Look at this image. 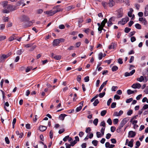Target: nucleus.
I'll return each instance as SVG.
<instances>
[{
  "instance_id": "nucleus-32",
  "label": "nucleus",
  "mask_w": 148,
  "mask_h": 148,
  "mask_svg": "<svg viewBox=\"0 0 148 148\" xmlns=\"http://www.w3.org/2000/svg\"><path fill=\"white\" fill-rule=\"evenodd\" d=\"M147 108H148V104H146L143 106L142 108L141 109V110L143 111Z\"/></svg>"
},
{
  "instance_id": "nucleus-11",
  "label": "nucleus",
  "mask_w": 148,
  "mask_h": 148,
  "mask_svg": "<svg viewBox=\"0 0 148 148\" xmlns=\"http://www.w3.org/2000/svg\"><path fill=\"white\" fill-rule=\"evenodd\" d=\"M47 129V127L43 125H40L39 127V130L42 132L45 131Z\"/></svg>"
},
{
  "instance_id": "nucleus-36",
  "label": "nucleus",
  "mask_w": 148,
  "mask_h": 148,
  "mask_svg": "<svg viewBox=\"0 0 148 148\" xmlns=\"http://www.w3.org/2000/svg\"><path fill=\"white\" fill-rule=\"evenodd\" d=\"M108 24V26L109 27H110L113 24V23L110 20H109L108 21V22H107Z\"/></svg>"
},
{
  "instance_id": "nucleus-57",
  "label": "nucleus",
  "mask_w": 148,
  "mask_h": 148,
  "mask_svg": "<svg viewBox=\"0 0 148 148\" xmlns=\"http://www.w3.org/2000/svg\"><path fill=\"white\" fill-rule=\"evenodd\" d=\"M136 32L134 31L133 32H130L129 34V36L130 37H131L134 35L135 33Z\"/></svg>"
},
{
  "instance_id": "nucleus-55",
  "label": "nucleus",
  "mask_w": 148,
  "mask_h": 148,
  "mask_svg": "<svg viewBox=\"0 0 148 148\" xmlns=\"http://www.w3.org/2000/svg\"><path fill=\"white\" fill-rule=\"evenodd\" d=\"M131 41L132 42H133L136 41V38L134 36H132L131 38Z\"/></svg>"
},
{
  "instance_id": "nucleus-24",
  "label": "nucleus",
  "mask_w": 148,
  "mask_h": 148,
  "mask_svg": "<svg viewBox=\"0 0 148 148\" xmlns=\"http://www.w3.org/2000/svg\"><path fill=\"white\" fill-rule=\"evenodd\" d=\"M15 37V35L14 34H13L9 38L8 40L9 41H11L14 40Z\"/></svg>"
},
{
  "instance_id": "nucleus-23",
  "label": "nucleus",
  "mask_w": 148,
  "mask_h": 148,
  "mask_svg": "<svg viewBox=\"0 0 148 148\" xmlns=\"http://www.w3.org/2000/svg\"><path fill=\"white\" fill-rule=\"evenodd\" d=\"M118 69V67L116 65L113 66L112 68V71L113 72L115 71Z\"/></svg>"
},
{
  "instance_id": "nucleus-47",
  "label": "nucleus",
  "mask_w": 148,
  "mask_h": 148,
  "mask_svg": "<svg viewBox=\"0 0 148 148\" xmlns=\"http://www.w3.org/2000/svg\"><path fill=\"white\" fill-rule=\"evenodd\" d=\"M133 113V111L132 110H130L127 112V114L128 115H131Z\"/></svg>"
},
{
  "instance_id": "nucleus-3",
  "label": "nucleus",
  "mask_w": 148,
  "mask_h": 148,
  "mask_svg": "<svg viewBox=\"0 0 148 148\" xmlns=\"http://www.w3.org/2000/svg\"><path fill=\"white\" fill-rule=\"evenodd\" d=\"M129 119L128 118H125L123 119L121 122L119 126L122 127L129 121Z\"/></svg>"
},
{
  "instance_id": "nucleus-35",
  "label": "nucleus",
  "mask_w": 148,
  "mask_h": 148,
  "mask_svg": "<svg viewBox=\"0 0 148 148\" xmlns=\"http://www.w3.org/2000/svg\"><path fill=\"white\" fill-rule=\"evenodd\" d=\"M118 88V87L116 86H113L111 88L112 91H115Z\"/></svg>"
},
{
  "instance_id": "nucleus-58",
  "label": "nucleus",
  "mask_w": 148,
  "mask_h": 148,
  "mask_svg": "<svg viewBox=\"0 0 148 148\" xmlns=\"http://www.w3.org/2000/svg\"><path fill=\"white\" fill-rule=\"evenodd\" d=\"M142 23L144 25H146L147 24V22L146 21V20L145 18H144V19L142 22Z\"/></svg>"
},
{
  "instance_id": "nucleus-62",
  "label": "nucleus",
  "mask_w": 148,
  "mask_h": 148,
  "mask_svg": "<svg viewBox=\"0 0 148 148\" xmlns=\"http://www.w3.org/2000/svg\"><path fill=\"white\" fill-rule=\"evenodd\" d=\"M5 24H1L0 25V29L3 30L5 28Z\"/></svg>"
},
{
  "instance_id": "nucleus-63",
  "label": "nucleus",
  "mask_w": 148,
  "mask_h": 148,
  "mask_svg": "<svg viewBox=\"0 0 148 148\" xmlns=\"http://www.w3.org/2000/svg\"><path fill=\"white\" fill-rule=\"evenodd\" d=\"M111 134H110V133L107 134L106 135V138H107L108 139H109L111 137Z\"/></svg>"
},
{
  "instance_id": "nucleus-64",
  "label": "nucleus",
  "mask_w": 148,
  "mask_h": 148,
  "mask_svg": "<svg viewBox=\"0 0 148 148\" xmlns=\"http://www.w3.org/2000/svg\"><path fill=\"white\" fill-rule=\"evenodd\" d=\"M112 100V99L111 98H110L108 101L107 102V105L108 106H109L110 105V103L111 102Z\"/></svg>"
},
{
  "instance_id": "nucleus-18",
  "label": "nucleus",
  "mask_w": 148,
  "mask_h": 148,
  "mask_svg": "<svg viewBox=\"0 0 148 148\" xmlns=\"http://www.w3.org/2000/svg\"><path fill=\"white\" fill-rule=\"evenodd\" d=\"M127 23L126 21H125V19L123 18L121 21H119L118 24H121L122 25H124Z\"/></svg>"
},
{
  "instance_id": "nucleus-13",
  "label": "nucleus",
  "mask_w": 148,
  "mask_h": 148,
  "mask_svg": "<svg viewBox=\"0 0 148 148\" xmlns=\"http://www.w3.org/2000/svg\"><path fill=\"white\" fill-rule=\"evenodd\" d=\"M8 1H5L2 2V5L4 9L9 4H8Z\"/></svg>"
},
{
  "instance_id": "nucleus-26",
  "label": "nucleus",
  "mask_w": 148,
  "mask_h": 148,
  "mask_svg": "<svg viewBox=\"0 0 148 148\" xmlns=\"http://www.w3.org/2000/svg\"><path fill=\"white\" fill-rule=\"evenodd\" d=\"M135 27L138 29H141V25L139 23H136L135 25Z\"/></svg>"
},
{
  "instance_id": "nucleus-42",
  "label": "nucleus",
  "mask_w": 148,
  "mask_h": 148,
  "mask_svg": "<svg viewBox=\"0 0 148 148\" xmlns=\"http://www.w3.org/2000/svg\"><path fill=\"white\" fill-rule=\"evenodd\" d=\"M5 140L6 143L8 144H9L10 143V140L7 137H5Z\"/></svg>"
},
{
  "instance_id": "nucleus-20",
  "label": "nucleus",
  "mask_w": 148,
  "mask_h": 148,
  "mask_svg": "<svg viewBox=\"0 0 148 148\" xmlns=\"http://www.w3.org/2000/svg\"><path fill=\"white\" fill-rule=\"evenodd\" d=\"M7 58V55L5 54H3L2 56L0 57V60L2 62L3 60Z\"/></svg>"
},
{
  "instance_id": "nucleus-2",
  "label": "nucleus",
  "mask_w": 148,
  "mask_h": 148,
  "mask_svg": "<svg viewBox=\"0 0 148 148\" xmlns=\"http://www.w3.org/2000/svg\"><path fill=\"white\" fill-rule=\"evenodd\" d=\"M20 19L21 21H28L29 20V18L28 17L25 15H23L21 16Z\"/></svg>"
},
{
  "instance_id": "nucleus-39",
  "label": "nucleus",
  "mask_w": 148,
  "mask_h": 148,
  "mask_svg": "<svg viewBox=\"0 0 148 148\" xmlns=\"http://www.w3.org/2000/svg\"><path fill=\"white\" fill-rule=\"evenodd\" d=\"M78 19V24H79L80 23H82L83 21V17L81 18H77Z\"/></svg>"
},
{
  "instance_id": "nucleus-43",
  "label": "nucleus",
  "mask_w": 148,
  "mask_h": 148,
  "mask_svg": "<svg viewBox=\"0 0 148 148\" xmlns=\"http://www.w3.org/2000/svg\"><path fill=\"white\" fill-rule=\"evenodd\" d=\"M118 62L120 64H122L123 63V59L121 58H119L118 60Z\"/></svg>"
},
{
  "instance_id": "nucleus-28",
  "label": "nucleus",
  "mask_w": 148,
  "mask_h": 148,
  "mask_svg": "<svg viewBox=\"0 0 148 148\" xmlns=\"http://www.w3.org/2000/svg\"><path fill=\"white\" fill-rule=\"evenodd\" d=\"M107 113L106 110H103L101 111V115L102 116H104Z\"/></svg>"
},
{
  "instance_id": "nucleus-33",
  "label": "nucleus",
  "mask_w": 148,
  "mask_h": 148,
  "mask_svg": "<svg viewBox=\"0 0 148 148\" xmlns=\"http://www.w3.org/2000/svg\"><path fill=\"white\" fill-rule=\"evenodd\" d=\"M98 141L97 140H93L92 141V143L93 145H94L96 146H97V143H98Z\"/></svg>"
},
{
  "instance_id": "nucleus-14",
  "label": "nucleus",
  "mask_w": 148,
  "mask_h": 148,
  "mask_svg": "<svg viewBox=\"0 0 148 148\" xmlns=\"http://www.w3.org/2000/svg\"><path fill=\"white\" fill-rule=\"evenodd\" d=\"M117 14V18H120L122 17L123 15V12L120 10H118Z\"/></svg>"
},
{
  "instance_id": "nucleus-51",
  "label": "nucleus",
  "mask_w": 148,
  "mask_h": 148,
  "mask_svg": "<svg viewBox=\"0 0 148 148\" xmlns=\"http://www.w3.org/2000/svg\"><path fill=\"white\" fill-rule=\"evenodd\" d=\"M84 80L86 82H87L89 80V77L88 76L84 78Z\"/></svg>"
},
{
  "instance_id": "nucleus-17",
  "label": "nucleus",
  "mask_w": 148,
  "mask_h": 148,
  "mask_svg": "<svg viewBox=\"0 0 148 148\" xmlns=\"http://www.w3.org/2000/svg\"><path fill=\"white\" fill-rule=\"evenodd\" d=\"M24 1L23 0H21L19 1H18L17 4H16V5H15L17 7L19 8V6L20 5L23 4L24 3Z\"/></svg>"
},
{
  "instance_id": "nucleus-46",
  "label": "nucleus",
  "mask_w": 148,
  "mask_h": 148,
  "mask_svg": "<svg viewBox=\"0 0 148 148\" xmlns=\"http://www.w3.org/2000/svg\"><path fill=\"white\" fill-rule=\"evenodd\" d=\"M96 134H97V137L98 138L101 137L102 136L100 132H96Z\"/></svg>"
},
{
  "instance_id": "nucleus-61",
  "label": "nucleus",
  "mask_w": 148,
  "mask_h": 148,
  "mask_svg": "<svg viewBox=\"0 0 148 148\" xmlns=\"http://www.w3.org/2000/svg\"><path fill=\"white\" fill-rule=\"evenodd\" d=\"M111 141L112 143L115 144L116 143V140L114 138H112L111 139Z\"/></svg>"
},
{
  "instance_id": "nucleus-31",
  "label": "nucleus",
  "mask_w": 148,
  "mask_h": 148,
  "mask_svg": "<svg viewBox=\"0 0 148 148\" xmlns=\"http://www.w3.org/2000/svg\"><path fill=\"white\" fill-rule=\"evenodd\" d=\"M98 122V119L96 118V119H95L93 121V123L95 126H97V125Z\"/></svg>"
},
{
  "instance_id": "nucleus-37",
  "label": "nucleus",
  "mask_w": 148,
  "mask_h": 148,
  "mask_svg": "<svg viewBox=\"0 0 148 148\" xmlns=\"http://www.w3.org/2000/svg\"><path fill=\"white\" fill-rule=\"evenodd\" d=\"M33 44H25L24 45V47L26 48H29L33 46Z\"/></svg>"
},
{
  "instance_id": "nucleus-9",
  "label": "nucleus",
  "mask_w": 148,
  "mask_h": 148,
  "mask_svg": "<svg viewBox=\"0 0 148 148\" xmlns=\"http://www.w3.org/2000/svg\"><path fill=\"white\" fill-rule=\"evenodd\" d=\"M59 44V40L58 39H55L53 42V45L54 47H56L58 46Z\"/></svg>"
},
{
  "instance_id": "nucleus-30",
  "label": "nucleus",
  "mask_w": 148,
  "mask_h": 148,
  "mask_svg": "<svg viewBox=\"0 0 148 148\" xmlns=\"http://www.w3.org/2000/svg\"><path fill=\"white\" fill-rule=\"evenodd\" d=\"M23 51V49H20L18 50L17 51L16 53L18 55H21Z\"/></svg>"
},
{
  "instance_id": "nucleus-1",
  "label": "nucleus",
  "mask_w": 148,
  "mask_h": 148,
  "mask_svg": "<svg viewBox=\"0 0 148 148\" xmlns=\"http://www.w3.org/2000/svg\"><path fill=\"white\" fill-rule=\"evenodd\" d=\"M18 8L15 5L9 4L2 10V12L4 13H8L10 12L16 10Z\"/></svg>"
},
{
  "instance_id": "nucleus-22",
  "label": "nucleus",
  "mask_w": 148,
  "mask_h": 148,
  "mask_svg": "<svg viewBox=\"0 0 148 148\" xmlns=\"http://www.w3.org/2000/svg\"><path fill=\"white\" fill-rule=\"evenodd\" d=\"M115 43L114 42H112L111 44L109 46L108 48L109 49H113L114 47Z\"/></svg>"
},
{
  "instance_id": "nucleus-29",
  "label": "nucleus",
  "mask_w": 148,
  "mask_h": 148,
  "mask_svg": "<svg viewBox=\"0 0 148 148\" xmlns=\"http://www.w3.org/2000/svg\"><path fill=\"white\" fill-rule=\"evenodd\" d=\"M99 103V101L98 99H96L95 100L94 102L93 103V105L95 106H96L97 104Z\"/></svg>"
},
{
  "instance_id": "nucleus-6",
  "label": "nucleus",
  "mask_w": 148,
  "mask_h": 148,
  "mask_svg": "<svg viewBox=\"0 0 148 148\" xmlns=\"http://www.w3.org/2000/svg\"><path fill=\"white\" fill-rule=\"evenodd\" d=\"M141 86V85L139 83L134 84L132 86V87L134 88L139 89Z\"/></svg>"
},
{
  "instance_id": "nucleus-45",
  "label": "nucleus",
  "mask_w": 148,
  "mask_h": 148,
  "mask_svg": "<svg viewBox=\"0 0 148 148\" xmlns=\"http://www.w3.org/2000/svg\"><path fill=\"white\" fill-rule=\"evenodd\" d=\"M116 102L112 103L111 105V107L112 108H114L116 107Z\"/></svg>"
},
{
  "instance_id": "nucleus-41",
  "label": "nucleus",
  "mask_w": 148,
  "mask_h": 148,
  "mask_svg": "<svg viewBox=\"0 0 148 148\" xmlns=\"http://www.w3.org/2000/svg\"><path fill=\"white\" fill-rule=\"evenodd\" d=\"M133 100L132 98H130L128 99H127L126 101V102L127 103H130Z\"/></svg>"
},
{
  "instance_id": "nucleus-5",
  "label": "nucleus",
  "mask_w": 148,
  "mask_h": 148,
  "mask_svg": "<svg viewBox=\"0 0 148 148\" xmlns=\"http://www.w3.org/2000/svg\"><path fill=\"white\" fill-rule=\"evenodd\" d=\"M55 12H54V10H51L49 11H47L44 12V13L47 14L50 16H52L53 15L55 14Z\"/></svg>"
},
{
  "instance_id": "nucleus-53",
  "label": "nucleus",
  "mask_w": 148,
  "mask_h": 148,
  "mask_svg": "<svg viewBox=\"0 0 148 148\" xmlns=\"http://www.w3.org/2000/svg\"><path fill=\"white\" fill-rule=\"evenodd\" d=\"M91 131V129L90 127H88L86 128L85 132L86 133H88L89 132Z\"/></svg>"
},
{
  "instance_id": "nucleus-56",
  "label": "nucleus",
  "mask_w": 148,
  "mask_h": 148,
  "mask_svg": "<svg viewBox=\"0 0 148 148\" xmlns=\"http://www.w3.org/2000/svg\"><path fill=\"white\" fill-rule=\"evenodd\" d=\"M122 128V127H121L120 126H119L118 127V128L116 130V131L118 132V133H119L121 131V128Z\"/></svg>"
},
{
  "instance_id": "nucleus-60",
  "label": "nucleus",
  "mask_w": 148,
  "mask_h": 148,
  "mask_svg": "<svg viewBox=\"0 0 148 148\" xmlns=\"http://www.w3.org/2000/svg\"><path fill=\"white\" fill-rule=\"evenodd\" d=\"M81 76L80 75H78L77 78V81L79 82L81 80Z\"/></svg>"
},
{
  "instance_id": "nucleus-48",
  "label": "nucleus",
  "mask_w": 148,
  "mask_h": 148,
  "mask_svg": "<svg viewBox=\"0 0 148 148\" xmlns=\"http://www.w3.org/2000/svg\"><path fill=\"white\" fill-rule=\"evenodd\" d=\"M107 122L108 123L109 125H111L112 124V121L110 118H109L107 121Z\"/></svg>"
},
{
  "instance_id": "nucleus-7",
  "label": "nucleus",
  "mask_w": 148,
  "mask_h": 148,
  "mask_svg": "<svg viewBox=\"0 0 148 148\" xmlns=\"http://www.w3.org/2000/svg\"><path fill=\"white\" fill-rule=\"evenodd\" d=\"M108 4L110 7H112L115 5V3L113 0H109L108 3Z\"/></svg>"
},
{
  "instance_id": "nucleus-34",
  "label": "nucleus",
  "mask_w": 148,
  "mask_h": 148,
  "mask_svg": "<svg viewBox=\"0 0 148 148\" xmlns=\"http://www.w3.org/2000/svg\"><path fill=\"white\" fill-rule=\"evenodd\" d=\"M131 30V29L130 28H129L127 27H126L125 28L124 30V32L126 33H128L129 32L130 30Z\"/></svg>"
},
{
  "instance_id": "nucleus-12",
  "label": "nucleus",
  "mask_w": 148,
  "mask_h": 148,
  "mask_svg": "<svg viewBox=\"0 0 148 148\" xmlns=\"http://www.w3.org/2000/svg\"><path fill=\"white\" fill-rule=\"evenodd\" d=\"M27 22V24L25 25V23H23V25H25V27H29L30 26L32 25V22L30 21H26Z\"/></svg>"
},
{
  "instance_id": "nucleus-19",
  "label": "nucleus",
  "mask_w": 148,
  "mask_h": 148,
  "mask_svg": "<svg viewBox=\"0 0 148 148\" xmlns=\"http://www.w3.org/2000/svg\"><path fill=\"white\" fill-rule=\"evenodd\" d=\"M67 116V115L64 114H62L60 115L59 118L60 119L63 120L64 119L65 117Z\"/></svg>"
},
{
  "instance_id": "nucleus-40",
  "label": "nucleus",
  "mask_w": 148,
  "mask_h": 148,
  "mask_svg": "<svg viewBox=\"0 0 148 148\" xmlns=\"http://www.w3.org/2000/svg\"><path fill=\"white\" fill-rule=\"evenodd\" d=\"M32 69V66L28 67L26 69L25 71L26 72H28Z\"/></svg>"
},
{
  "instance_id": "nucleus-4",
  "label": "nucleus",
  "mask_w": 148,
  "mask_h": 148,
  "mask_svg": "<svg viewBox=\"0 0 148 148\" xmlns=\"http://www.w3.org/2000/svg\"><path fill=\"white\" fill-rule=\"evenodd\" d=\"M136 132L132 131H130L128 133V137L129 138H133L136 135Z\"/></svg>"
},
{
  "instance_id": "nucleus-50",
  "label": "nucleus",
  "mask_w": 148,
  "mask_h": 148,
  "mask_svg": "<svg viewBox=\"0 0 148 148\" xmlns=\"http://www.w3.org/2000/svg\"><path fill=\"white\" fill-rule=\"evenodd\" d=\"M116 127L114 126H112L110 128V130L111 132H113L115 130Z\"/></svg>"
},
{
  "instance_id": "nucleus-10",
  "label": "nucleus",
  "mask_w": 148,
  "mask_h": 148,
  "mask_svg": "<svg viewBox=\"0 0 148 148\" xmlns=\"http://www.w3.org/2000/svg\"><path fill=\"white\" fill-rule=\"evenodd\" d=\"M107 82L108 81L106 80L105 81V82H103V83L101 84L99 90V92H100L101 91V90L103 88L104 86L106 84Z\"/></svg>"
},
{
  "instance_id": "nucleus-52",
  "label": "nucleus",
  "mask_w": 148,
  "mask_h": 148,
  "mask_svg": "<svg viewBox=\"0 0 148 148\" xmlns=\"http://www.w3.org/2000/svg\"><path fill=\"white\" fill-rule=\"evenodd\" d=\"M103 53H100L98 55L99 59V60H101L103 58Z\"/></svg>"
},
{
  "instance_id": "nucleus-49",
  "label": "nucleus",
  "mask_w": 148,
  "mask_h": 148,
  "mask_svg": "<svg viewBox=\"0 0 148 148\" xmlns=\"http://www.w3.org/2000/svg\"><path fill=\"white\" fill-rule=\"evenodd\" d=\"M6 37L5 36H0V41L5 39Z\"/></svg>"
},
{
  "instance_id": "nucleus-21",
  "label": "nucleus",
  "mask_w": 148,
  "mask_h": 148,
  "mask_svg": "<svg viewBox=\"0 0 148 148\" xmlns=\"http://www.w3.org/2000/svg\"><path fill=\"white\" fill-rule=\"evenodd\" d=\"M107 22V19L106 18H105L104 19V20L102 21L101 23V25H102V26L103 27H104L106 23Z\"/></svg>"
},
{
  "instance_id": "nucleus-16",
  "label": "nucleus",
  "mask_w": 148,
  "mask_h": 148,
  "mask_svg": "<svg viewBox=\"0 0 148 148\" xmlns=\"http://www.w3.org/2000/svg\"><path fill=\"white\" fill-rule=\"evenodd\" d=\"M145 16H148V5H146L145 8V11L144 13Z\"/></svg>"
},
{
  "instance_id": "nucleus-59",
  "label": "nucleus",
  "mask_w": 148,
  "mask_h": 148,
  "mask_svg": "<svg viewBox=\"0 0 148 148\" xmlns=\"http://www.w3.org/2000/svg\"><path fill=\"white\" fill-rule=\"evenodd\" d=\"M119 122V119H115L113 120V123L114 124H117Z\"/></svg>"
},
{
  "instance_id": "nucleus-44",
  "label": "nucleus",
  "mask_w": 148,
  "mask_h": 148,
  "mask_svg": "<svg viewBox=\"0 0 148 148\" xmlns=\"http://www.w3.org/2000/svg\"><path fill=\"white\" fill-rule=\"evenodd\" d=\"M100 126H103V127H105L106 123L104 121H103L101 122Z\"/></svg>"
},
{
  "instance_id": "nucleus-38",
  "label": "nucleus",
  "mask_w": 148,
  "mask_h": 148,
  "mask_svg": "<svg viewBox=\"0 0 148 148\" xmlns=\"http://www.w3.org/2000/svg\"><path fill=\"white\" fill-rule=\"evenodd\" d=\"M82 106H80L79 107L77 108L76 109V112H78L79 111L82 109Z\"/></svg>"
},
{
  "instance_id": "nucleus-25",
  "label": "nucleus",
  "mask_w": 148,
  "mask_h": 148,
  "mask_svg": "<svg viewBox=\"0 0 148 148\" xmlns=\"http://www.w3.org/2000/svg\"><path fill=\"white\" fill-rule=\"evenodd\" d=\"M61 56L60 55L55 56L54 59L56 60H59L61 59Z\"/></svg>"
},
{
  "instance_id": "nucleus-54",
  "label": "nucleus",
  "mask_w": 148,
  "mask_h": 148,
  "mask_svg": "<svg viewBox=\"0 0 148 148\" xmlns=\"http://www.w3.org/2000/svg\"><path fill=\"white\" fill-rule=\"evenodd\" d=\"M57 9H56V10H54V12H55V14L60 11H62L63 10V9L59 8H58Z\"/></svg>"
},
{
  "instance_id": "nucleus-27",
  "label": "nucleus",
  "mask_w": 148,
  "mask_h": 148,
  "mask_svg": "<svg viewBox=\"0 0 148 148\" xmlns=\"http://www.w3.org/2000/svg\"><path fill=\"white\" fill-rule=\"evenodd\" d=\"M144 80V78L143 76H141L139 78L137 79V80L140 82H142Z\"/></svg>"
},
{
  "instance_id": "nucleus-15",
  "label": "nucleus",
  "mask_w": 148,
  "mask_h": 148,
  "mask_svg": "<svg viewBox=\"0 0 148 148\" xmlns=\"http://www.w3.org/2000/svg\"><path fill=\"white\" fill-rule=\"evenodd\" d=\"M101 4L105 9H107L108 8V3L106 2L103 1L101 2Z\"/></svg>"
},
{
  "instance_id": "nucleus-8",
  "label": "nucleus",
  "mask_w": 148,
  "mask_h": 148,
  "mask_svg": "<svg viewBox=\"0 0 148 148\" xmlns=\"http://www.w3.org/2000/svg\"><path fill=\"white\" fill-rule=\"evenodd\" d=\"M135 69L132 70L130 73L128 72H126L125 73V77H128L130 76H131L133 75L135 72Z\"/></svg>"
}]
</instances>
